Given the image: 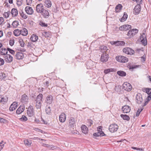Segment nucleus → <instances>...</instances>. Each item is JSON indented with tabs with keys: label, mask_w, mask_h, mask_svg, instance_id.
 Wrapping results in <instances>:
<instances>
[{
	"label": "nucleus",
	"mask_w": 151,
	"mask_h": 151,
	"mask_svg": "<svg viewBox=\"0 0 151 151\" xmlns=\"http://www.w3.org/2000/svg\"><path fill=\"white\" fill-rule=\"evenodd\" d=\"M36 11L38 13H41L44 9V7L42 4H38L36 7Z\"/></svg>",
	"instance_id": "11"
},
{
	"label": "nucleus",
	"mask_w": 151,
	"mask_h": 151,
	"mask_svg": "<svg viewBox=\"0 0 151 151\" xmlns=\"http://www.w3.org/2000/svg\"><path fill=\"white\" fill-rule=\"evenodd\" d=\"M116 59L117 61L121 63H126L128 61L127 58L122 55L116 56Z\"/></svg>",
	"instance_id": "4"
},
{
	"label": "nucleus",
	"mask_w": 151,
	"mask_h": 151,
	"mask_svg": "<svg viewBox=\"0 0 151 151\" xmlns=\"http://www.w3.org/2000/svg\"><path fill=\"white\" fill-rule=\"evenodd\" d=\"M127 17L128 15H127V13L126 12H124L123 16L120 20V21L121 22H124L127 19Z\"/></svg>",
	"instance_id": "32"
},
{
	"label": "nucleus",
	"mask_w": 151,
	"mask_h": 151,
	"mask_svg": "<svg viewBox=\"0 0 151 151\" xmlns=\"http://www.w3.org/2000/svg\"><path fill=\"white\" fill-rule=\"evenodd\" d=\"M115 69L114 68H109L105 69L104 70V72L105 74H107L111 72L114 71Z\"/></svg>",
	"instance_id": "37"
},
{
	"label": "nucleus",
	"mask_w": 151,
	"mask_h": 151,
	"mask_svg": "<svg viewBox=\"0 0 151 151\" xmlns=\"http://www.w3.org/2000/svg\"><path fill=\"white\" fill-rule=\"evenodd\" d=\"M19 25V22L17 21H14L12 24V26L13 27L16 28Z\"/></svg>",
	"instance_id": "40"
},
{
	"label": "nucleus",
	"mask_w": 151,
	"mask_h": 151,
	"mask_svg": "<svg viewBox=\"0 0 151 151\" xmlns=\"http://www.w3.org/2000/svg\"><path fill=\"white\" fill-rule=\"evenodd\" d=\"M142 91L148 94V95H150L151 94V89L149 88H143Z\"/></svg>",
	"instance_id": "33"
},
{
	"label": "nucleus",
	"mask_w": 151,
	"mask_h": 151,
	"mask_svg": "<svg viewBox=\"0 0 151 151\" xmlns=\"http://www.w3.org/2000/svg\"><path fill=\"white\" fill-rule=\"evenodd\" d=\"M18 106V104L16 102H14L10 106L9 109L11 111H13L16 109Z\"/></svg>",
	"instance_id": "17"
},
{
	"label": "nucleus",
	"mask_w": 151,
	"mask_h": 151,
	"mask_svg": "<svg viewBox=\"0 0 151 151\" xmlns=\"http://www.w3.org/2000/svg\"><path fill=\"white\" fill-rule=\"evenodd\" d=\"M50 107V106H47L45 109V111L46 114H50L51 113Z\"/></svg>",
	"instance_id": "42"
},
{
	"label": "nucleus",
	"mask_w": 151,
	"mask_h": 151,
	"mask_svg": "<svg viewBox=\"0 0 151 151\" xmlns=\"http://www.w3.org/2000/svg\"><path fill=\"white\" fill-rule=\"evenodd\" d=\"M44 5L47 8L50 7L52 6V3L50 0H44Z\"/></svg>",
	"instance_id": "23"
},
{
	"label": "nucleus",
	"mask_w": 151,
	"mask_h": 151,
	"mask_svg": "<svg viewBox=\"0 0 151 151\" xmlns=\"http://www.w3.org/2000/svg\"><path fill=\"white\" fill-rule=\"evenodd\" d=\"M122 88L126 91H130L132 90V87L130 84L126 82L124 83L123 84Z\"/></svg>",
	"instance_id": "2"
},
{
	"label": "nucleus",
	"mask_w": 151,
	"mask_h": 151,
	"mask_svg": "<svg viewBox=\"0 0 151 151\" xmlns=\"http://www.w3.org/2000/svg\"><path fill=\"white\" fill-rule=\"evenodd\" d=\"M138 67V66L137 65H134L130 66L129 68L130 70H132L134 69L137 68Z\"/></svg>",
	"instance_id": "51"
},
{
	"label": "nucleus",
	"mask_w": 151,
	"mask_h": 151,
	"mask_svg": "<svg viewBox=\"0 0 151 151\" xmlns=\"http://www.w3.org/2000/svg\"><path fill=\"white\" fill-rule=\"evenodd\" d=\"M131 30L132 32V33H134V35H135L138 32V30L136 29H133Z\"/></svg>",
	"instance_id": "49"
},
{
	"label": "nucleus",
	"mask_w": 151,
	"mask_h": 151,
	"mask_svg": "<svg viewBox=\"0 0 151 151\" xmlns=\"http://www.w3.org/2000/svg\"><path fill=\"white\" fill-rule=\"evenodd\" d=\"M108 54L106 53H103L101 55L100 59L101 62H105L108 60Z\"/></svg>",
	"instance_id": "12"
},
{
	"label": "nucleus",
	"mask_w": 151,
	"mask_h": 151,
	"mask_svg": "<svg viewBox=\"0 0 151 151\" xmlns=\"http://www.w3.org/2000/svg\"><path fill=\"white\" fill-rule=\"evenodd\" d=\"M53 101V96L51 95H48L46 98V102L49 104H52Z\"/></svg>",
	"instance_id": "13"
},
{
	"label": "nucleus",
	"mask_w": 151,
	"mask_h": 151,
	"mask_svg": "<svg viewBox=\"0 0 151 151\" xmlns=\"http://www.w3.org/2000/svg\"><path fill=\"white\" fill-rule=\"evenodd\" d=\"M100 48L101 49V51L103 53L107 50V47L106 46H101Z\"/></svg>",
	"instance_id": "41"
},
{
	"label": "nucleus",
	"mask_w": 151,
	"mask_h": 151,
	"mask_svg": "<svg viewBox=\"0 0 151 151\" xmlns=\"http://www.w3.org/2000/svg\"><path fill=\"white\" fill-rule=\"evenodd\" d=\"M136 102L139 104H141L143 101L142 96L140 93H137L136 96Z\"/></svg>",
	"instance_id": "10"
},
{
	"label": "nucleus",
	"mask_w": 151,
	"mask_h": 151,
	"mask_svg": "<svg viewBox=\"0 0 151 151\" xmlns=\"http://www.w3.org/2000/svg\"><path fill=\"white\" fill-rule=\"evenodd\" d=\"M133 34L134 33H132V32L131 30H129L128 31L127 34V36L131 37L134 36Z\"/></svg>",
	"instance_id": "48"
},
{
	"label": "nucleus",
	"mask_w": 151,
	"mask_h": 151,
	"mask_svg": "<svg viewBox=\"0 0 151 151\" xmlns=\"http://www.w3.org/2000/svg\"><path fill=\"white\" fill-rule=\"evenodd\" d=\"M25 10L26 13L29 15H32L33 13V10L31 7L29 6H26Z\"/></svg>",
	"instance_id": "14"
},
{
	"label": "nucleus",
	"mask_w": 151,
	"mask_h": 151,
	"mask_svg": "<svg viewBox=\"0 0 151 151\" xmlns=\"http://www.w3.org/2000/svg\"><path fill=\"white\" fill-rule=\"evenodd\" d=\"M123 51L125 53L130 55H133L134 53V50L129 47H127L123 49Z\"/></svg>",
	"instance_id": "7"
},
{
	"label": "nucleus",
	"mask_w": 151,
	"mask_h": 151,
	"mask_svg": "<svg viewBox=\"0 0 151 151\" xmlns=\"http://www.w3.org/2000/svg\"><path fill=\"white\" fill-rule=\"evenodd\" d=\"M8 51L9 52L12 54L14 55L15 53V51L9 48H7V51Z\"/></svg>",
	"instance_id": "53"
},
{
	"label": "nucleus",
	"mask_w": 151,
	"mask_h": 151,
	"mask_svg": "<svg viewBox=\"0 0 151 151\" xmlns=\"http://www.w3.org/2000/svg\"><path fill=\"white\" fill-rule=\"evenodd\" d=\"M43 95L40 93L37 95L35 100V106L37 109H40L42 103Z\"/></svg>",
	"instance_id": "1"
},
{
	"label": "nucleus",
	"mask_w": 151,
	"mask_h": 151,
	"mask_svg": "<svg viewBox=\"0 0 151 151\" xmlns=\"http://www.w3.org/2000/svg\"><path fill=\"white\" fill-rule=\"evenodd\" d=\"M14 43V40H11L9 41V44L11 46H12Z\"/></svg>",
	"instance_id": "55"
},
{
	"label": "nucleus",
	"mask_w": 151,
	"mask_h": 151,
	"mask_svg": "<svg viewBox=\"0 0 151 151\" xmlns=\"http://www.w3.org/2000/svg\"><path fill=\"white\" fill-rule=\"evenodd\" d=\"M41 14L44 17L46 18H47L50 15L49 12L45 9H44Z\"/></svg>",
	"instance_id": "24"
},
{
	"label": "nucleus",
	"mask_w": 151,
	"mask_h": 151,
	"mask_svg": "<svg viewBox=\"0 0 151 151\" xmlns=\"http://www.w3.org/2000/svg\"><path fill=\"white\" fill-rule=\"evenodd\" d=\"M42 34L45 37H50L51 35L50 32L48 31H43L42 32Z\"/></svg>",
	"instance_id": "30"
},
{
	"label": "nucleus",
	"mask_w": 151,
	"mask_h": 151,
	"mask_svg": "<svg viewBox=\"0 0 151 151\" xmlns=\"http://www.w3.org/2000/svg\"><path fill=\"white\" fill-rule=\"evenodd\" d=\"M11 13L13 17H15L18 14V11L16 9L13 8L11 10Z\"/></svg>",
	"instance_id": "27"
},
{
	"label": "nucleus",
	"mask_w": 151,
	"mask_h": 151,
	"mask_svg": "<svg viewBox=\"0 0 151 151\" xmlns=\"http://www.w3.org/2000/svg\"><path fill=\"white\" fill-rule=\"evenodd\" d=\"M14 35L16 36H18L21 34V30L19 29H16L14 31Z\"/></svg>",
	"instance_id": "36"
},
{
	"label": "nucleus",
	"mask_w": 151,
	"mask_h": 151,
	"mask_svg": "<svg viewBox=\"0 0 151 151\" xmlns=\"http://www.w3.org/2000/svg\"><path fill=\"white\" fill-rule=\"evenodd\" d=\"M40 24L42 27H47V24H46L41 21L40 22Z\"/></svg>",
	"instance_id": "52"
},
{
	"label": "nucleus",
	"mask_w": 151,
	"mask_h": 151,
	"mask_svg": "<svg viewBox=\"0 0 151 151\" xmlns=\"http://www.w3.org/2000/svg\"><path fill=\"white\" fill-rule=\"evenodd\" d=\"M19 43L20 44V46L22 47H23L24 46V42L23 40H19Z\"/></svg>",
	"instance_id": "56"
},
{
	"label": "nucleus",
	"mask_w": 151,
	"mask_h": 151,
	"mask_svg": "<svg viewBox=\"0 0 151 151\" xmlns=\"http://www.w3.org/2000/svg\"><path fill=\"white\" fill-rule=\"evenodd\" d=\"M28 101V97L26 94L23 95L22 96L21 101L22 103H26Z\"/></svg>",
	"instance_id": "18"
},
{
	"label": "nucleus",
	"mask_w": 151,
	"mask_h": 151,
	"mask_svg": "<svg viewBox=\"0 0 151 151\" xmlns=\"http://www.w3.org/2000/svg\"><path fill=\"white\" fill-rule=\"evenodd\" d=\"M112 45H114L116 46H123L124 45L125 43L123 41H117L112 42Z\"/></svg>",
	"instance_id": "16"
},
{
	"label": "nucleus",
	"mask_w": 151,
	"mask_h": 151,
	"mask_svg": "<svg viewBox=\"0 0 151 151\" xmlns=\"http://www.w3.org/2000/svg\"><path fill=\"white\" fill-rule=\"evenodd\" d=\"M2 98L1 101V102H3V103L5 102L6 101V99L5 98H4V97H3L2 96Z\"/></svg>",
	"instance_id": "63"
},
{
	"label": "nucleus",
	"mask_w": 151,
	"mask_h": 151,
	"mask_svg": "<svg viewBox=\"0 0 151 151\" xmlns=\"http://www.w3.org/2000/svg\"><path fill=\"white\" fill-rule=\"evenodd\" d=\"M15 56L16 58L17 59H22L24 58V55L21 52H16Z\"/></svg>",
	"instance_id": "20"
},
{
	"label": "nucleus",
	"mask_w": 151,
	"mask_h": 151,
	"mask_svg": "<svg viewBox=\"0 0 151 151\" xmlns=\"http://www.w3.org/2000/svg\"><path fill=\"white\" fill-rule=\"evenodd\" d=\"M4 19L2 17H0V25L1 24L4 22Z\"/></svg>",
	"instance_id": "61"
},
{
	"label": "nucleus",
	"mask_w": 151,
	"mask_h": 151,
	"mask_svg": "<svg viewBox=\"0 0 151 151\" xmlns=\"http://www.w3.org/2000/svg\"><path fill=\"white\" fill-rule=\"evenodd\" d=\"M25 107L24 106H20L19 107L16 111V113L18 114H20L24 110Z\"/></svg>",
	"instance_id": "22"
},
{
	"label": "nucleus",
	"mask_w": 151,
	"mask_h": 151,
	"mask_svg": "<svg viewBox=\"0 0 151 151\" xmlns=\"http://www.w3.org/2000/svg\"><path fill=\"white\" fill-rule=\"evenodd\" d=\"M82 132L85 134H86L88 132V128L85 125H83L81 127Z\"/></svg>",
	"instance_id": "29"
},
{
	"label": "nucleus",
	"mask_w": 151,
	"mask_h": 151,
	"mask_svg": "<svg viewBox=\"0 0 151 151\" xmlns=\"http://www.w3.org/2000/svg\"><path fill=\"white\" fill-rule=\"evenodd\" d=\"M10 14V12H5L3 14V16L5 18H7L9 17V15Z\"/></svg>",
	"instance_id": "43"
},
{
	"label": "nucleus",
	"mask_w": 151,
	"mask_h": 151,
	"mask_svg": "<svg viewBox=\"0 0 151 151\" xmlns=\"http://www.w3.org/2000/svg\"><path fill=\"white\" fill-rule=\"evenodd\" d=\"M8 53L7 49L1 48L0 49V53L2 55H6Z\"/></svg>",
	"instance_id": "26"
},
{
	"label": "nucleus",
	"mask_w": 151,
	"mask_h": 151,
	"mask_svg": "<svg viewBox=\"0 0 151 151\" xmlns=\"http://www.w3.org/2000/svg\"><path fill=\"white\" fill-rule=\"evenodd\" d=\"M20 120L22 121H26L27 120V117L24 115H22L21 118L19 119Z\"/></svg>",
	"instance_id": "44"
},
{
	"label": "nucleus",
	"mask_w": 151,
	"mask_h": 151,
	"mask_svg": "<svg viewBox=\"0 0 151 151\" xmlns=\"http://www.w3.org/2000/svg\"><path fill=\"white\" fill-rule=\"evenodd\" d=\"M3 75H5V74L2 73H0V78L1 79H3L4 78V76H3Z\"/></svg>",
	"instance_id": "62"
},
{
	"label": "nucleus",
	"mask_w": 151,
	"mask_h": 151,
	"mask_svg": "<svg viewBox=\"0 0 151 151\" xmlns=\"http://www.w3.org/2000/svg\"><path fill=\"white\" fill-rule=\"evenodd\" d=\"M131 28V26L130 25L125 24L120 26L119 29L122 31H127Z\"/></svg>",
	"instance_id": "8"
},
{
	"label": "nucleus",
	"mask_w": 151,
	"mask_h": 151,
	"mask_svg": "<svg viewBox=\"0 0 151 151\" xmlns=\"http://www.w3.org/2000/svg\"><path fill=\"white\" fill-rule=\"evenodd\" d=\"M6 120L0 117V122L4 123L6 121Z\"/></svg>",
	"instance_id": "59"
},
{
	"label": "nucleus",
	"mask_w": 151,
	"mask_h": 151,
	"mask_svg": "<svg viewBox=\"0 0 151 151\" xmlns=\"http://www.w3.org/2000/svg\"><path fill=\"white\" fill-rule=\"evenodd\" d=\"M102 133H100L99 132L95 133L93 134V136L95 137H99V136L102 137L105 135L104 132H102Z\"/></svg>",
	"instance_id": "39"
},
{
	"label": "nucleus",
	"mask_w": 151,
	"mask_h": 151,
	"mask_svg": "<svg viewBox=\"0 0 151 151\" xmlns=\"http://www.w3.org/2000/svg\"><path fill=\"white\" fill-rule=\"evenodd\" d=\"M122 110L124 113H127L130 112L131 109L129 106L126 105L122 107Z\"/></svg>",
	"instance_id": "19"
},
{
	"label": "nucleus",
	"mask_w": 151,
	"mask_h": 151,
	"mask_svg": "<svg viewBox=\"0 0 151 151\" xmlns=\"http://www.w3.org/2000/svg\"><path fill=\"white\" fill-rule=\"evenodd\" d=\"M38 39V37L35 34H33L30 37L31 40L33 42L36 41Z\"/></svg>",
	"instance_id": "31"
},
{
	"label": "nucleus",
	"mask_w": 151,
	"mask_h": 151,
	"mask_svg": "<svg viewBox=\"0 0 151 151\" xmlns=\"http://www.w3.org/2000/svg\"><path fill=\"white\" fill-rule=\"evenodd\" d=\"M20 15L22 18L24 19H26L27 18V16L23 12H22V13H20Z\"/></svg>",
	"instance_id": "47"
},
{
	"label": "nucleus",
	"mask_w": 151,
	"mask_h": 151,
	"mask_svg": "<svg viewBox=\"0 0 151 151\" xmlns=\"http://www.w3.org/2000/svg\"><path fill=\"white\" fill-rule=\"evenodd\" d=\"M41 121L42 122V123L44 124H47V122L45 121L42 118H41Z\"/></svg>",
	"instance_id": "64"
},
{
	"label": "nucleus",
	"mask_w": 151,
	"mask_h": 151,
	"mask_svg": "<svg viewBox=\"0 0 151 151\" xmlns=\"http://www.w3.org/2000/svg\"><path fill=\"white\" fill-rule=\"evenodd\" d=\"M5 62L7 63H10L13 60V58L9 54H7L4 57Z\"/></svg>",
	"instance_id": "9"
},
{
	"label": "nucleus",
	"mask_w": 151,
	"mask_h": 151,
	"mask_svg": "<svg viewBox=\"0 0 151 151\" xmlns=\"http://www.w3.org/2000/svg\"><path fill=\"white\" fill-rule=\"evenodd\" d=\"M66 119V115L64 113H62L59 116V120L60 122H64Z\"/></svg>",
	"instance_id": "21"
},
{
	"label": "nucleus",
	"mask_w": 151,
	"mask_h": 151,
	"mask_svg": "<svg viewBox=\"0 0 151 151\" xmlns=\"http://www.w3.org/2000/svg\"><path fill=\"white\" fill-rule=\"evenodd\" d=\"M4 60L3 59L0 58V65H3L4 64Z\"/></svg>",
	"instance_id": "58"
},
{
	"label": "nucleus",
	"mask_w": 151,
	"mask_h": 151,
	"mask_svg": "<svg viewBox=\"0 0 151 151\" xmlns=\"http://www.w3.org/2000/svg\"><path fill=\"white\" fill-rule=\"evenodd\" d=\"M102 127L101 126H99L98 127V128H97L98 132H99V133H102V132H103L102 131Z\"/></svg>",
	"instance_id": "50"
},
{
	"label": "nucleus",
	"mask_w": 151,
	"mask_h": 151,
	"mask_svg": "<svg viewBox=\"0 0 151 151\" xmlns=\"http://www.w3.org/2000/svg\"><path fill=\"white\" fill-rule=\"evenodd\" d=\"M24 143L27 146H30L31 143V142L28 141V140L26 139L24 140Z\"/></svg>",
	"instance_id": "46"
},
{
	"label": "nucleus",
	"mask_w": 151,
	"mask_h": 151,
	"mask_svg": "<svg viewBox=\"0 0 151 151\" xmlns=\"http://www.w3.org/2000/svg\"><path fill=\"white\" fill-rule=\"evenodd\" d=\"M132 148L134 150H142L143 149L142 148H137L134 147H132Z\"/></svg>",
	"instance_id": "60"
},
{
	"label": "nucleus",
	"mask_w": 151,
	"mask_h": 151,
	"mask_svg": "<svg viewBox=\"0 0 151 151\" xmlns=\"http://www.w3.org/2000/svg\"><path fill=\"white\" fill-rule=\"evenodd\" d=\"M21 34L24 36H26L28 34L27 30L25 28H23L21 30Z\"/></svg>",
	"instance_id": "28"
},
{
	"label": "nucleus",
	"mask_w": 151,
	"mask_h": 151,
	"mask_svg": "<svg viewBox=\"0 0 151 151\" xmlns=\"http://www.w3.org/2000/svg\"><path fill=\"white\" fill-rule=\"evenodd\" d=\"M140 4H138L135 6L134 8L133 12L134 14H138L140 12L141 8Z\"/></svg>",
	"instance_id": "6"
},
{
	"label": "nucleus",
	"mask_w": 151,
	"mask_h": 151,
	"mask_svg": "<svg viewBox=\"0 0 151 151\" xmlns=\"http://www.w3.org/2000/svg\"><path fill=\"white\" fill-rule=\"evenodd\" d=\"M27 4L28 5H31L32 2V0H26Z\"/></svg>",
	"instance_id": "57"
},
{
	"label": "nucleus",
	"mask_w": 151,
	"mask_h": 151,
	"mask_svg": "<svg viewBox=\"0 0 151 151\" xmlns=\"http://www.w3.org/2000/svg\"><path fill=\"white\" fill-rule=\"evenodd\" d=\"M122 6L121 4H118L115 7V11L116 12H119L122 9Z\"/></svg>",
	"instance_id": "35"
},
{
	"label": "nucleus",
	"mask_w": 151,
	"mask_h": 151,
	"mask_svg": "<svg viewBox=\"0 0 151 151\" xmlns=\"http://www.w3.org/2000/svg\"><path fill=\"white\" fill-rule=\"evenodd\" d=\"M87 125L90 127L93 124V121L90 119H88L87 120Z\"/></svg>",
	"instance_id": "45"
},
{
	"label": "nucleus",
	"mask_w": 151,
	"mask_h": 151,
	"mask_svg": "<svg viewBox=\"0 0 151 151\" xmlns=\"http://www.w3.org/2000/svg\"><path fill=\"white\" fill-rule=\"evenodd\" d=\"M120 116L124 120L127 121H129V116L127 115L121 114Z\"/></svg>",
	"instance_id": "38"
},
{
	"label": "nucleus",
	"mask_w": 151,
	"mask_h": 151,
	"mask_svg": "<svg viewBox=\"0 0 151 151\" xmlns=\"http://www.w3.org/2000/svg\"><path fill=\"white\" fill-rule=\"evenodd\" d=\"M34 46V45L32 43L29 42L28 43L27 46L28 47H29L30 48L33 47Z\"/></svg>",
	"instance_id": "54"
},
{
	"label": "nucleus",
	"mask_w": 151,
	"mask_h": 151,
	"mask_svg": "<svg viewBox=\"0 0 151 151\" xmlns=\"http://www.w3.org/2000/svg\"><path fill=\"white\" fill-rule=\"evenodd\" d=\"M118 129V126L115 124H111L109 127V130L110 132L112 133L116 132Z\"/></svg>",
	"instance_id": "3"
},
{
	"label": "nucleus",
	"mask_w": 151,
	"mask_h": 151,
	"mask_svg": "<svg viewBox=\"0 0 151 151\" xmlns=\"http://www.w3.org/2000/svg\"><path fill=\"white\" fill-rule=\"evenodd\" d=\"M140 39L141 40V42L145 46L147 45L146 35L145 33H143L142 35H140Z\"/></svg>",
	"instance_id": "5"
},
{
	"label": "nucleus",
	"mask_w": 151,
	"mask_h": 151,
	"mask_svg": "<svg viewBox=\"0 0 151 151\" xmlns=\"http://www.w3.org/2000/svg\"><path fill=\"white\" fill-rule=\"evenodd\" d=\"M117 74L120 76L122 77L125 76H126V73L125 72L119 70L117 72Z\"/></svg>",
	"instance_id": "34"
},
{
	"label": "nucleus",
	"mask_w": 151,
	"mask_h": 151,
	"mask_svg": "<svg viewBox=\"0 0 151 151\" xmlns=\"http://www.w3.org/2000/svg\"><path fill=\"white\" fill-rule=\"evenodd\" d=\"M27 113L28 115L30 117L32 116L34 114V110L33 106H30L28 109L27 110Z\"/></svg>",
	"instance_id": "15"
},
{
	"label": "nucleus",
	"mask_w": 151,
	"mask_h": 151,
	"mask_svg": "<svg viewBox=\"0 0 151 151\" xmlns=\"http://www.w3.org/2000/svg\"><path fill=\"white\" fill-rule=\"evenodd\" d=\"M75 124V119L73 117H71L69 120V125L71 127L74 126Z\"/></svg>",
	"instance_id": "25"
}]
</instances>
